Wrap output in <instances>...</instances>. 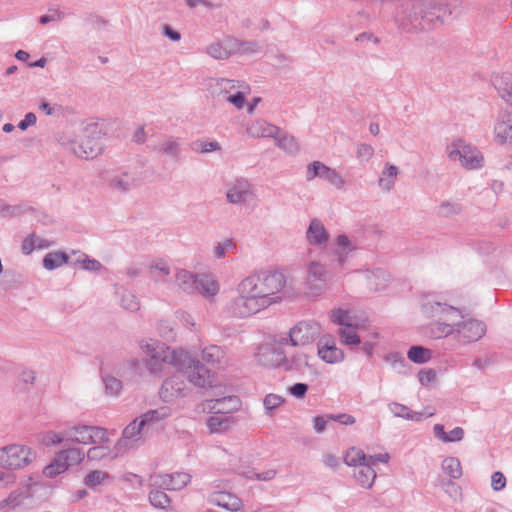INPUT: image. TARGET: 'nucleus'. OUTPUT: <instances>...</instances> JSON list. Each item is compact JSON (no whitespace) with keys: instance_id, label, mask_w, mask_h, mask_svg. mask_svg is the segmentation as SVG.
I'll return each mask as SVG.
<instances>
[{"instance_id":"1","label":"nucleus","mask_w":512,"mask_h":512,"mask_svg":"<svg viewBox=\"0 0 512 512\" xmlns=\"http://www.w3.org/2000/svg\"><path fill=\"white\" fill-rule=\"evenodd\" d=\"M141 349L145 354L146 368L151 374L160 375L163 367L168 364L184 373L194 386L206 388L212 385L211 371L187 351L170 349L155 340L142 344Z\"/></svg>"},{"instance_id":"2","label":"nucleus","mask_w":512,"mask_h":512,"mask_svg":"<svg viewBox=\"0 0 512 512\" xmlns=\"http://www.w3.org/2000/svg\"><path fill=\"white\" fill-rule=\"evenodd\" d=\"M244 293H251L265 309L280 300L275 296L286 284L283 273L271 270L257 271L240 282Z\"/></svg>"},{"instance_id":"3","label":"nucleus","mask_w":512,"mask_h":512,"mask_svg":"<svg viewBox=\"0 0 512 512\" xmlns=\"http://www.w3.org/2000/svg\"><path fill=\"white\" fill-rule=\"evenodd\" d=\"M431 3L406 1L394 14L395 23L408 32H423L437 28Z\"/></svg>"},{"instance_id":"4","label":"nucleus","mask_w":512,"mask_h":512,"mask_svg":"<svg viewBox=\"0 0 512 512\" xmlns=\"http://www.w3.org/2000/svg\"><path fill=\"white\" fill-rule=\"evenodd\" d=\"M422 312L427 317L438 319L428 327V334L434 339L444 338L453 334L457 320L463 319L459 309L438 301L425 302L422 305Z\"/></svg>"},{"instance_id":"5","label":"nucleus","mask_w":512,"mask_h":512,"mask_svg":"<svg viewBox=\"0 0 512 512\" xmlns=\"http://www.w3.org/2000/svg\"><path fill=\"white\" fill-rule=\"evenodd\" d=\"M101 131L97 125H90L85 128L80 140H73L69 143V150L79 158L92 159L102 152Z\"/></svg>"},{"instance_id":"6","label":"nucleus","mask_w":512,"mask_h":512,"mask_svg":"<svg viewBox=\"0 0 512 512\" xmlns=\"http://www.w3.org/2000/svg\"><path fill=\"white\" fill-rule=\"evenodd\" d=\"M36 453L24 445L12 444L0 449V467L5 469H21L29 465Z\"/></svg>"},{"instance_id":"7","label":"nucleus","mask_w":512,"mask_h":512,"mask_svg":"<svg viewBox=\"0 0 512 512\" xmlns=\"http://www.w3.org/2000/svg\"><path fill=\"white\" fill-rule=\"evenodd\" d=\"M67 441L79 444H103L108 442L107 429L99 426L78 424L66 429Z\"/></svg>"},{"instance_id":"8","label":"nucleus","mask_w":512,"mask_h":512,"mask_svg":"<svg viewBox=\"0 0 512 512\" xmlns=\"http://www.w3.org/2000/svg\"><path fill=\"white\" fill-rule=\"evenodd\" d=\"M238 296L226 305V311L238 318L251 316L264 309L251 293L242 291V284L237 285Z\"/></svg>"},{"instance_id":"9","label":"nucleus","mask_w":512,"mask_h":512,"mask_svg":"<svg viewBox=\"0 0 512 512\" xmlns=\"http://www.w3.org/2000/svg\"><path fill=\"white\" fill-rule=\"evenodd\" d=\"M256 197L254 185L245 177H236L226 183V201L233 205H246Z\"/></svg>"},{"instance_id":"10","label":"nucleus","mask_w":512,"mask_h":512,"mask_svg":"<svg viewBox=\"0 0 512 512\" xmlns=\"http://www.w3.org/2000/svg\"><path fill=\"white\" fill-rule=\"evenodd\" d=\"M321 334V326L319 323L307 320L300 321L289 331V339H282L281 343L288 341L292 346H306L313 343Z\"/></svg>"},{"instance_id":"11","label":"nucleus","mask_w":512,"mask_h":512,"mask_svg":"<svg viewBox=\"0 0 512 512\" xmlns=\"http://www.w3.org/2000/svg\"><path fill=\"white\" fill-rule=\"evenodd\" d=\"M327 280L328 272L322 263L311 261L307 264L306 287L309 295H319L323 291Z\"/></svg>"},{"instance_id":"12","label":"nucleus","mask_w":512,"mask_h":512,"mask_svg":"<svg viewBox=\"0 0 512 512\" xmlns=\"http://www.w3.org/2000/svg\"><path fill=\"white\" fill-rule=\"evenodd\" d=\"M206 87L212 97L223 100L236 89H248L244 82L227 78H209Z\"/></svg>"},{"instance_id":"13","label":"nucleus","mask_w":512,"mask_h":512,"mask_svg":"<svg viewBox=\"0 0 512 512\" xmlns=\"http://www.w3.org/2000/svg\"><path fill=\"white\" fill-rule=\"evenodd\" d=\"M455 331L464 340L465 343H471L481 339L486 332V325L476 319H468L466 321L457 320Z\"/></svg>"},{"instance_id":"14","label":"nucleus","mask_w":512,"mask_h":512,"mask_svg":"<svg viewBox=\"0 0 512 512\" xmlns=\"http://www.w3.org/2000/svg\"><path fill=\"white\" fill-rule=\"evenodd\" d=\"M431 7L434 16L437 17V19H435L437 27L458 17L462 12L460 3L457 0L431 3Z\"/></svg>"},{"instance_id":"15","label":"nucleus","mask_w":512,"mask_h":512,"mask_svg":"<svg viewBox=\"0 0 512 512\" xmlns=\"http://www.w3.org/2000/svg\"><path fill=\"white\" fill-rule=\"evenodd\" d=\"M186 384L182 376L174 375L166 379L159 391L160 398L164 402H170L175 398L184 396Z\"/></svg>"},{"instance_id":"16","label":"nucleus","mask_w":512,"mask_h":512,"mask_svg":"<svg viewBox=\"0 0 512 512\" xmlns=\"http://www.w3.org/2000/svg\"><path fill=\"white\" fill-rule=\"evenodd\" d=\"M495 140L505 144L512 140V111H500L494 127Z\"/></svg>"},{"instance_id":"17","label":"nucleus","mask_w":512,"mask_h":512,"mask_svg":"<svg viewBox=\"0 0 512 512\" xmlns=\"http://www.w3.org/2000/svg\"><path fill=\"white\" fill-rule=\"evenodd\" d=\"M286 361L287 356L279 347H264L258 354V363L265 367L284 368Z\"/></svg>"},{"instance_id":"18","label":"nucleus","mask_w":512,"mask_h":512,"mask_svg":"<svg viewBox=\"0 0 512 512\" xmlns=\"http://www.w3.org/2000/svg\"><path fill=\"white\" fill-rule=\"evenodd\" d=\"M208 501L210 504L219 506L228 511H238L242 507V501L236 495L226 492V491H217L213 492L209 495Z\"/></svg>"},{"instance_id":"19","label":"nucleus","mask_w":512,"mask_h":512,"mask_svg":"<svg viewBox=\"0 0 512 512\" xmlns=\"http://www.w3.org/2000/svg\"><path fill=\"white\" fill-rule=\"evenodd\" d=\"M181 147L182 142L180 138L166 136L156 144L154 150L161 155L169 157L173 161H179L182 151Z\"/></svg>"},{"instance_id":"20","label":"nucleus","mask_w":512,"mask_h":512,"mask_svg":"<svg viewBox=\"0 0 512 512\" xmlns=\"http://www.w3.org/2000/svg\"><path fill=\"white\" fill-rule=\"evenodd\" d=\"M306 239L309 244L319 247L327 244L329 234L320 220L316 218L311 220L306 231Z\"/></svg>"},{"instance_id":"21","label":"nucleus","mask_w":512,"mask_h":512,"mask_svg":"<svg viewBox=\"0 0 512 512\" xmlns=\"http://www.w3.org/2000/svg\"><path fill=\"white\" fill-rule=\"evenodd\" d=\"M491 81L499 96L512 105V73L502 72L495 74Z\"/></svg>"},{"instance_id":"22","label":"nucleus","mask_w":512,"mask_h":512,"mask_svg":"<svg viewBox=\"0 0 512 512\" xmlns=\"http://www.w3.org/2000/svg\"><path fill=\"white\" fill-rule=\"evenodd\" d=\"M199 276L200 274H195L185 269H178L175 273V283L184 293L194 294L198 290Z\"/></svg>"},{"instance_id":"23","label":"nucleus","mask_w":512,"mask_h":512,"mask_svg":"<svg viewBox=\"0 0 512 512\" xmlns=\"http://www.w3.org/2000/svg\"><path fill=\"white\" fill-rule=\"evenodd\" d=\"M247 133L256 138L260 137H271L274 138L280 133V128L266 122L263 119L255 120L248 128Z\"/></svg>"},{"instance_id":"24","label":"nucleus","mask_w":512,"mask_h":512,"mask_svg":"<svg viewBox=\"0 0 512 512\" xmlns=\"http://www.w3.org/2000/svg\"><path fill=\"white\" fill-rule=\"evenodd\" d=\"M398 174L399 168L396 165L389 162L385 163L381 175L378 179V185L381 190L390 192L395 186Z\"/></svg>"},{"instance_id":"25","label":"nucleus","mask_w":512,"mask_h":512,"mask_svg":"<svg viewBox=\"0 0 512 512\" xmlns=\"http://www.w3.org/2000/svg\"><path fill=\"white\" fill-rule=\"evenodd\" d=\"M364 279L368 289L379 291L387 286L389 274L382 269H376L374 271H366L364 273Z\"/></svg>"},{"instance_id":"26","label":"nucleus","mask_w":512,"mask_h":512,"mask_svg":"<svg viewBox=\"0 0 512 512\" xmlns=\"http://www.w3.org/2000/svg\"><path fill=\"white\" fill-rule=\"evenodd\" d=\"M460 163L466 169H478L482 167L483 156L477 148L466 144L464 151H462Z\"/></svg>"},{"instance_id":"27","label":"nucleus","mask_w":512,"mask_h":512,"mask_svg":"<svg viewBox=\"0 0 512 512\" xmlns=\"http://www.w3.org/2000/svg\"><path fill=\"white\" fill-rule=\"evenodd\" d=\"M205 52L213 59L226 60L233 55L232 43L229 42V38L224 42H214L206 47Z\"/></svg>"},{"instance_id":"28","label":"nucleus","mask_w":512,"mask_h":512,"mask_svg":"<svg viewBox=\"0 0 512 512\" xmlns=\"http://www.w3.org/2000/svg\"><path fill=\"white\" fill-rule=\"evenodd\" d=\"M135 185L136 178L128 172L116 174L109 180V186L121 193L130 191Z\"/></svg>"},{"instance_id":"29","label":"nucleus","mask_w":512,"mask_h":512,"mask_svg":"<svg viewBox=\"0 0 512 512\" xmlns=\"http://www.w3.org/2000/svg\"><path fill=\"white\" fill-rule=\"evenodd\" d=\"M354 477L363 488H371L376 478V472L369 464L362 463L354 469Z\"/></svg>"},{"instance_id":"30","label":"nucleus","mask_w":512,"mask_h":512,"mask_svg":"<svg viewBox=\"0 0 512 512\" xmlns=\"http://www.w3.org/2000/svg\"><path fill=\"white\" fill-rule=\"evenodd\" d=\"M57 456L58 462H62V464L66 466L67 470L69 466L81 463L85 454L79 448H68L60 451Z\"/></svg>"},{"instance_id":"31","label":"nucleus","mask_w":512,"mask_h":512,"mask_svg":"<svg viewBox=\"0 0 512 512\" xmlns=\"http://www.w3.org/2000/svg\"><path fill=\"white\" fill-rule=\"evenodd\" d=\"M197 286L196 293L203 296L213 297L219 292L218 282L212 276L206 274H200Z\"/></svg>"},{"instance_id":"32","label":"nucleus","mask_w":512,"mask_h":512,"mask_svg":"<svg viewBox=\"0 0 512 512\" xmlns=\"http://www.w3.org/2000/svg\"><path fill=\"white\" fill-rule=\"evenodd\" d=\"M147 431L146 425H142L141 417L136 418L123 430L122 439L119 440L118 445H122L123 440H139L140 435Z\"/></svg>"},{"instance_id":"33","label":"nucleus","mask_w":512,"mask_h":512,"mask_svg":"<svg viewBox=\"0 0 512 512\" xmlns=\"http://www.w3.org/2000/svg\"><path fill=\"white\" fill-rule=\"evenodd\" d=\"M171 415V409L169 407L163 406L157 409H152L142 414L140 417L142 419V425H146L147 429L161 420L168 418Z\"/></svg>"},{"instance_id":"34","label":"nucleus","mask_w":512,"mask_h":512,"mask_svg":"<svg viewBox=\"0 0 512 512\" xmlns=\"http://www.w3.org/2000/svg\"><path fill=\"white\" fill-rule=\"evenodd\" d=\"M232 43L233 54L252 55L260 51V45L256 41H240L234 38H229Z\"/></svg>"},{"instance_id":"35","label":"nucleus","mask_w":512,"mask_h":512,"mask_svg":"<svg viewBox=\"0 0 512 512\" xmlns=\"http://www.w3.org/2000/svg\"><path fill=\"white\" fill-rule=\"evenodd\" d=\"M276 145L287 153L295 154L299 150V145L294 136L283 132L280 129V133L274 136Z\"/></svg>"},{"instance_id":"36","label":"nucleus","mask_w":512,"mask_h":512,"mask_svg":"<svg viewBox=\"0 0 512 512\" xmlns=\"http://www.w3.org/2000/svg\"><path fill=\"white\" fill-rule=\"evenodd\" d=\"M239 403V399L236 396L223 397L221 399H216L214 404L211 406V409L214 410L216 414H226L236 410Z\"/></svg>"},{"instance_id":"37","label":"nucleus","mask_w":512,"mask_h":512,"mask_svg":"<svg viewBox=\"0 0 512 512\" xmlns=\"http://www.w3.org/2000/svg\"><path fill=\"white\" fill-rule=\"evenodd\" d=\"M318 356L328 364H334L344 359V353L337 346H320Z\"/></svg>"},{"instance_id":"38","label":"nucleus","mask_w":512,"mask_h":512,"mask_svg":"<svg viewBox=\"0 0 512 512\" xmlns=\"http://www.w3.org/2000/svg\"><path fill=\"white\" fill-rule=\"evenodd\" d=\"M170 273V266L163 259H158L150 264V278L155 282L164 281Z\"/></svg>"},{"instance_id":"39","label":"nucleus","mask_w":512,"mask_h":512,"mask_svg":"<svg viewBox=\"0 0 512 512\" xmlns=\"http://www.w3.org/2000/svg\"><path fill=\"white\" fill-rule=\"evenodd\" d=\"M441 468L450 477V479H459L463 474L459 459L453 456L444 458Z\"/></svg>"},{"instance_id":"40","label":"nucleus","mask_w":512,"mask_h":512,"mask_svg":"<svg viewBox=\"0 0 512 512\" xmlns=\"http://www.w3.org/2000/svg\"><path fill=\"white\" fill-rule=\"evenodd\" d=\"M388 407L391 413L396 417L415 421H419L422 418V413L414 412L410 410L407 406L397 402L390 403Z\"/></svg>"},{"instance_id":"41","label":"nucleus","mask_w":512,"mask_h":512,"mask_svg":"<svg viewBox=\"0 0 512 512\" xmlns=\"http://www.w3.org/2000/svg\"><path fill=\"white\" fill-rule=\"evenodd\" d=\"M432 356V351L423 346H412L408 350L407 357L410 361L416 364L427 363Z\"/></svg>"},{"instance_id":"42","label":"nucleus","mask_w":512,"mask_h":512,"mask_svg":"<svg viewBox=\"0 0 512 512\" xmlns=\"http://www.w3.org/2000/svg\"><path fill=\"white\" fill-rule=\"evenodd\" d=\"M69 257L64 252H50L43 258V267L54 270L68 261Z\"/></svg>"},{"instance_id":"43","label":"nucleus","mask_w":512,"mask_h":512,"mask_svg":"<svg viewBox=\"0 0 512 512\" xmlns=\"http://www.w3.org/2000/svg\"><path fill=\"white\" fill-rule=\"evenodd\" d=\"M225 357L224 351L216 345L206 347L202 351V359L211 365L220 364Z\"/></svg>"},{"instance_id":"44","label":"nucleus","mask_w":512,"mask_h":512,"mask_svg":"<svg viewBox=\"0 0 512 512\" xmlns=\"http://www.w3.org/2000/svg\"><path fill=\"white\" fill-rule=\"evenodd\" d=\"M338 334L341 338V342L344 345L353 347L361 344V339L356 333L355 327L353 325L341 327L338 331Z\"/></svg>"},{"instance_id":"45","label":"nucleus","mask_w":512,"mask_h":512,"mask_svg":"<svg viewBox=\"0 0 512 512\" xmlns=\"http://www.w3.org/2000/svg\"><path fill=\"white\" fill-rule=\"evenodd\" d=\"M320 179L327 181L338 189L343 188L345 185V181L342 176L335 169L328 167L325 164L322 168Z\"/></svg>"},{"instance_id":"46","label":"nucleus","mask_w":512,"mask_h":512,"mask_svg":"<svg viewBox=\"0 0 512 512\" xmlns=\"http://www.w3.org/2000/svg\"><path fill=\"white\" fill-rule=\"evenodd\" d=\"M149 501L157 509H166L170 506L171 500L163 490L152 489L149 493Z\"/></svg>"},{"instance_id":"47","label":"nucleus","mask_w":512,"mask_h":512,"mask_svg":"<svg viewBox=\"0 0 512 512\" xmlns=\"http://www.w3.org/2000/svg\"><path fill=\"white\" fill-rule=\"evenodd\" d=\"M308 356L304 353H297L292 355L290 358L287 357L285 362V370L303 371L305 367H308Z\"/></svg>"},{"instance_id":"48","label":"nucleus","mask_w":512,"mask_h":512,"mask_svg":"<svg viewBox=\"0 0 512 512\" xmlns=\"http://www.w3.org/2000/svg\"><path fill=\"white\" fill-rule=\"evenodd\" d=\"M26 497L27 496L23 491H12L6 499L0 502V510H3L5 508L14 509L18 507L23 503Z\"/></svg>"},{"instance_id":"49","label":"nucleus","mask_w":512,"mask_h":512,"mask_svg":"<svg viewBox=\"0 0 512 512\" xmlns=\"http://www.w3.org/2000/svg\"><path fill=\"white\" fill-rule=\"evenodd\" d=\"M344 461L347 465L357 468L367 462V456L362 450L352 447L347 451Z\"/></svg>"},{"instance_id":"50","label":"nucleus","mask_w":512,"mask_h":512,"mask_svg":"<svg viewBox=\"0 0 512 512\" xmlns=\"http://www.w3.org/2000/svg\"><path fill=\"white\" fill-rule=\"evenodd\" d=\"M385 361L389 363L393 370L397 373H406L407 362L405 358L398 352H393L385 357Z\"/></svg>"},{"instance_id":"51","label":"nucleus","mask_w":512,"mask_h":512,"mask_svg":"<svg viewBox=\"0 0 512 512\" xmlns=\"http://www.w3.org/2000/svg\"><path fill=\"white\" fill-rule=\"evenodd\" d=\"M462 208L459 203L444 201L438 207V215L441 217H451L461 212Z\"/></svg>"},{"instance_id":"52","label":"nucleus","mask_w":512,"mask_h":512,"mask_svg":"<svg viewBox=\"0 0 512 512\" xmlns=\"http://www.w3.org/2000/svg\"><path fill=\"white\" fill-rule=\"evenodd\" d=\"M150 485L159 490H171V478L169 474H154L150 476Z\"/></svg>"},{"instance_id":"53","label":"nucleus","mask_w":512,"mask_h":512,"mask_svg":"<svg viewBox=\"0 0 512 512\" xmlns=\"http://www.w3.org/2000/svg\"><path fill=\"white\" fill-rule=\"evenodd\" d=\"M108 477L109 474L107 472L94 470L86 475L84 483L90 488H95L97 485L102 484Z\"/></svg>"},{"instance_id":"54","label":"nucleus","mask_w":512,"mask_h":512,"mask_svg":"<svg viewBox=\"0 0 512 512\" xmlns=\"http://www.w3.org/2000/svg\"><path fill=\"white\" fill-rule=\"evenodd\" d=\"M120 303L124 309L129 310L131 312L137 311L140 307L137 297L129 291H124L122 293Z\"/></svg>"},{"instance_id":"55","label":"nucleus","mask_w":512,"mask_h":512,"mask_svg":"<svg viewBox=\"0 0 512 512\" xmlns=\"http://www.w3.org/2000/svg\"><path fill=\"white\" fill-rule=\"evenodd\" d=\"M169 475L171 478V490L173 491L183 489L191 479V476L184 472H176Z\"/></svg>"},{"instance_id":"56","label":"nucleus","mask_w":512,"mask_h":512,"mask_svg":"<svg viewBox=\"0 0 512 512\" xmlns=\"http://www.w3.org/2000/svg\"><path fill=\"white\" fill-rule=\"evenodd\" d=\"M192 149L199 153H208L221 150V146L217 141L198 140L193 143Z\"/></svg>"},{"instance_id":"57","label":"nucleus","mask_w":512,"mask_h":512,"mask_svg":"<svg viewBox=\"0 0 512 512\" xmlns=\"http://www.w3.org/2000/svg\"><path fill=\"white\" fill-rule=\"evenodd\" d=\"M104 385H105V391L110 396H117L121 389H122V382L113 377V376H107L103 379Z\"/></svg>"},{"instance_id":"58","label":"nucleus","mask_w":512,"mask_h":512,"mask_svg":"<svg viewBox=\"0 0 512 512\" xmlns=\"http://www.w3.org/2000/svg\"><path fill=\"white\" fill-rule=\"evenodd\" d=\"M245 90L236 89L234 93H230L224 100L234 105L237 109H242L246 102Z\"/></svg>"},{"instance_id":"59","label":"nucleus","mask_w":512,"mask_h":512,"mask_svg":"<svg viewBox=\"0 0 512 512\" xmlns=\"http://www.w3.org/2000/svg\"><path fill=\"white\" fill-rule=\"evenodd\" d=\"M65 471L66 466L62 462H58V456H56L54 461L43 469V474L48 478H54Z\"/></svg>"},{"instance_id":"60","label":"nucleus","mask_w":512,"mask_h":512,"mask_svg":"<svg viewBox=\"0 0 512 512\" xmlns=\"http://www.w3.org/2000/svg\"><path fill=\"white\" fill-rule=\"evenodd\" d=\"M331 321L333 323H336L342 327H347L352 325L350 322V316L346 310H343L341 308L334 309L331 312Z\"/></svg>"},{"instance_id":"61","label":"nucleus","mask_w":512,"mask_h":512,"mask_svg":"<svg viewBox=\"0 0 512 512\" xmlns=\"http://www.w3.org/2000/svg\"><path fill=\"white\" fill-rule=\"evenodd\" d=\"M67 441L66 429L63 432L57 433L54 431H48L43 436V443L47 446L49 445H57L62 443L63 441Z\"/></svg>"},{"instance_id":"62","label":"nucleus","mask_w":512,"mask_h":512,"mask_svg":"<svg viewBox=\"0 0 512 512\" xmlns=\"http://www.w3.org/2000/svg\"><path fill=\"white\" fill-rule=\"evenodd\" d=\"M466 143L458 139L454 141L449 147H448V157L452 161H461L462 158V151H464Z\"/></svg>"},{"instance_id":"63","label":"nucleus","mask_w":512,"mask_h":512,"mask_svg":"<svg viewBox=\"0 0 512 512\" xmlns=\"http://www.w3.org/2000/svg\"><path fill=\"white\" fill-rule=\"evenodd\" d=\"M207 425L211 432H220L227 428V418L222 416H211L207 420Z\"/></svg>"},{"instance_id":"64","label":"nucleus","mask_w":512,"mask_h":512,"mask_svg":"<svg viewBox=\"0 0 512 512\" xmlns=\"http://www.w3.org/2000/svg\"><path fill=\"white\" fill-rule=\"evenodd\" d=\"M96 446L90 448L87 451V458L89 460H101L109 454V448L101 444H95Z\"/></svg>"}]
</instances>
